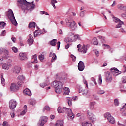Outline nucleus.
Instances as JSON below:
<instances>
[{
	"label": "nucleus",
	"instance_id": "nucleus-37",
	"mask_svg": "<svg viewBox=\"0 0 126 126\" xmlns=\"http://www.w3.org/2000/svg\"><path fill=\"white\" fill-rule=\"evenodd\" d=\"M73 37H74V39L75 40V42L76 41V40H77V39L78 40H80V36L78 34H76L75 35L74 34H73Z\"/></svg>",
	"mask_w": 126,
	"mask_h": 126
},
{
	"label": "nucleus",
	"instance_id": "nucleus-35",
	"mask_svg": "<svg viewBox=\"0 0 126 126\" xmlns=\"http://www.w3.org/2000/svg\"><path fill=\"white\" fill-rule=\"evenodd\" d=\"M94 106H95V102H91L90 103V108L91 110H93L94 109Z\"/></svg>",
	"mask_w": 126,
	"mask_h": 126
},
{
	"label": "nucleus",
	"instance_id": "nucleus-58",
	"mask_svg": "<svg viewBox=\"0 0 126 126\" xmlns=\"http://www.w3.org/2000/svg\"><path fill=\"white\" fill-rule=\"evenodd\" d=\"M91 80L93 81V82H94V84H95V85H97V82H96L95 78L93 77L91 78Z\"/></svg>",
	"mask_w": 126,
	"mask_h": 126
},
{
	"label": "nucleus",
	"instance_id": "nucleus-9",
	"mask_svg": "<svg viewBox=\"0 0 126 126\" xmlns=\"http://www.w3.org/2000/svg\"><path fill=\"white\" fill-rule=\"evenodd\" d=\"M19 87H20V86H19L18 84L14 83H12L10 87V91H13V92L17 91V90L19 89Z\"/></svg>",
	"mask_w": 126,
	"mask_h": 126
},
{
	"label": "nucleus",
	"instance_id": "nucleus-38",
	"mask_svg": "<svg viewBox=\"0 0 126 126\" xmlns=\"http://www.w3.org/2000/svg\"><path fill=\"white\" fill-rule=\"evenodd\" d=\"M36 100L32 99L30 102V105H32V106H35V105H36Z\"/></svg>",
	"mask_w": 126,
	"mask_h": 126
},
{
	"label": "nucleus",
	"instance_id": "nucleus-27",
	"mask_svg": "<svg viewBox=\"0 0 126 126\" xmlns=\"http://www.w3.org/2000/svg\"><path fill=\"white\" fill-rule=\"evenodd\" d=\"M36 27V23L35 22H31L29 24V28H35Z\"/></svg>",
	"mask_w": 126,
	"mask_h": 126
},
{
	"label": "nucleus",
	"instance_id": "nucleus-29",
	"mask_svg": "<svg viewBox=\"0 0 126 126\" xmlns=\"http://www.w3.org/2000/svg\"><path fill=\"white\" fill-rule=\"evenodd\" d=\"M57 42H58L57 39H53L50 41V43L51 46H55L57 45Z\"/></svg>",
	"mask_w": 126,
	"mask_h": 126
},
{
	"label": "nucleus",
	"instance_id": "nucleus-51",
	"mask_svg": "<svg viewBox=\"0 0 126 126\" xmlns=\"http://www.w3.org/2000/svg\"><path fill=\"white\" fill-rule=\"evenodd\" d=\"M97 93L98 94H104V93H105V91L103 90H98Z\"/></svg>",
	"mask_w": 126,
	"mask_h": 126
},
{
	"label": "nucleus",
	"instance_id": "nucleus-16",
	"mask_svg": "<svg viewBox=\"0 0 126 126\" xmlns=\"http://www.w3.org/2000/svg\"><path fill=\"white\" fill-rule=\"evenodd\" d=\"M2 53H4L5 56H3V58L7 59L8 58V55H9V51L5 48H0V55H1Z\"/></svg>",
	"mask_w": 126,
	"mask_h": 126
},
{
	"label": "nucleus",
	"instance_id": "nucleus-33",
	"mask_svg": "<svg viewBox=\"0 0 126 126\" xmlns=\"http://www.w3.org/2000/svg\"><path fill=\"white\" fill-rule=\"evenodd\" d=\"M57 3H58V1H57L56 0H51V4L55 9L56 8V6L55 5V4Z\"/></svg>",
	"mask_w": 126,
	"mask_h": 126
},
{
	"label": "nucleus",
	"instance_id": "nucleus-63",
	"mask_svg": "<svg viewBox=\"0 0 126 126\" xmlns=\"http://www.w3.org/2000/svg\"><path fill=\"white\" fill-rule=\"evenodd\" d=\"M60 46H61V42L58 41L57 42V47H58L57 50H59L60 49Z\"/></svg>",
	"mask_w": 126,
	"mask_h": 126
},
{
	"label": "nucleus",
	"instance_id": "nucleus-4",
	"mask_svg": "<svg viewBox=\"0 0 126 126\" xmlns=\"http://www.w3.org/2000/svg\"><path fill=\"white\" fill-rule=\"evenodd\" d=\"M53 87H55V92L58 94H60L63 91V83L59 81H54L53 82Z\"/></svg>",
	"mask_w": 126,
	"mask_h": 126
},
{
	"label": "nucleus",
	"instance_id": "nucleus-12",
	"mask_svg": "<svg viewBox=\"0 0 126 126\" xmlns=\"http://www.w3.org/2000/svg\"><path fill=\"white\" fill-rule=\"evenodd\" d=\"M16 106H17V102L15 101L14 100H11L9 102V107L11 110H14L15 108H16Z\"/></svg>",
	"mask_w": 126,
	"mask_h": 126
},
{
	"label": "nucleus",
	"instance_id": "nucleus-24",
	"mask_svg": "<svg viewBox=\"0 0 126 126\" xmlns=\"http://www.w3.org/2000/svg\"><path fill=\"white\" fill-rule=\"evenodd\" d=\"M11 66V65H10V63H5V64H4L2 65V68L3 69H9V68Z\"/></svg>",
	"mask_w": 126,
	"mask_h": 126
},
{
	"label": "nucleus",
	"instance_id": "nucleus-15",
	"mask_svg": "<svg viewBox=\"0 0 126 126\" xmlns=\"http://www.w3.org/2000/svg\"><path fill=\"white\" fill-rule=\"evenodd\" d=\"M85 68V66L84 65V63L81 61H79L78 64V69L79 71H83Z\"/></svg>",
	"mask_w": 126,
	"mask_h": 126
},
{
	"label": "nucleus",
	"instance_id": "nucleus-40",
	"mask_svg": "<svg viewBox=\"0 0 126 126\" xmlns=\"http://www.w3.org/2000/svg\"><path fill=\"white\" fill-rule=\"evenodd\" d=\"M44 125H45V123L43 122V121L39 120V121L38 122L37 124L38 126H44Z\"/></svg>",
	"mask_w": 126,
	"mask_h": 126
},
{
	"label": "nucleus",
	"instance_id": "nucleus-26",
	"mask_svg": "<svg viewBox=\"0 0 126 126\" xmlns=\"http://www.w3.org/2000/svg\"><path fill=\"white\" fill-rule=\"evenodd\" d=\"M80 52L83 54H86L87 52V46L83 45L80 49Z\"/></svg>",
	"mask_w": 126,
	"mask_h": 126
},
{
	"label": "nucleus",
	"instance_id": "nucleus-23",
	"mask_svg": "<svg viewBox=\"0 0 126 126\" xmlns=\"http://www.w3.org/2000/svg\"><path fill=\"white\" fill-rule=\"evenodd\" d=\"M54 126H63V121L57 120L56 121Z\"/></svg>",
	"mask_w": 126,
	"mask_h": 126
},
{
	"label": "nucleus",
	"instance_id": "nucleus-41",
	"mask_svg": "<svg viewBox=\"0 0 126 126\" xmlns=\"http://www.w3.org/2000/svg\"><path fill=\"white\" fill-rule=\"evenodd\" d=\"M94 41H93V45H98V44H99V42L97 40V38L96 37L94 38Z\"/></svg>",
	"mask_w": 126,
	"mask_h": 126
},
{
	"label": "nucleus",
	"instance_id": "nucleus-39",
	"mask_svg": "<svg viewBox=\"0 0 126 126\" xmlns=\"http://www.w3.org/2000/svg\"><path fill=\"white\" fill-rule=\"evenodd\" d=\"M83 82L86 85V87L88 88V83H87V81L85 79V78L84 77V76H83Z\"/></svg>",
	"mask_w": 126,
	"mask_h": 126
},
{
	"label": "nucleus",
	"instance_id": "nucleus-61",
	"mask_svg": "<svg viewBox=\"0 0 126 126\" xmlns=\"http://www.w3.org/2000/svg\"><path fill=\"white\" fill-rule=\"evenodd\" d=\"M2 125L3 126H8V123L6 121L3 122Z\"/></svg>",
	"mask_w": 126,
	"mask_h": 126
},
{
	"label": "nucleus",
	"instance_id": "nucleus-1",
	"mask_svg": "<svg viewBox=\"0 0 126 126\" xmlns=\"http://www.w3.org/2000/svg\"><path fill=\"white\" fill-rule=\"evenodd\" d=\"M18 5L22 9H24V10H33L34 8H35V4L33 3L34 1L32 2H28L26 0H17Z\"/></svg>",
	"mask_w": 126,
	"mask_h": 126
},
{
	"label": "nucleus",
	"instance_id": "nucleus-55",
	"mask_svg": "<svg viewBox=\"0 0 126 126\" xmlns=\"http://www.w3.org/2000/svg\"><path fill=\"white\" fill-rule=\"evenodd\" d=\"M71 58L73 62H75V61H76V57L74 56V55H71Z\"/></svg>",
	"mask_w": 126,
	"mask_h": 126
},
{
	"label": "nucleus",
	"instance_id": "nucleus-48",
	"mask_svg": "<svg viewBox=\"0 0 126 126\" xmlns=\"http://www.w3.org/2000/svg\"><path fill=\"white\" fill-rule=\"evenodd\" d=\"M114 105L115 106H119L120 105V102H119V100L118 99H115L114 100Z\"/></svg>",
	"mask_w": 126,
	"mask_h": 126
},
{
	"label": "nucleus",
	"instance_id": "nucleus-3",
	"mask_svg": "<svg viewBox=\"0 0 126 126\" xmlns=\"http://www.w3.org/2000/svg\"><path fill=\"white\" fill-rule=\"evenodd\" d=\"M58 113H66L68 114V116L70 119H73L74 118V114L72 113V110L70 108L63 107V109L61 107H59L57 109Z\"/></svg>",
	"mask_w": 126,
	"mask_h": 126
},
{
	"label": "nucleus",
	"instance_id": "nucleus-54",
	"mask_svg": "<svg viewBox=\"0 0 126 126\" xmlns=\"http://www.w3.org/2000/svg\"><path fill=\"white\" fill-rule=\"evenodd\" d=\"M12 50L13 52H14L15 53H17V52H18V49H17V48L15 47H13Z\"/></svg>",
	"mask_w": 126,
	"mask_h": 126
},
{
	"label": "nucleus",
	"instance_id": "nucleus-28",
	"mask_svg": "<svg viewBox=\"0 0 126 126\" xmlns=\"http://www.w3.org/2000/svg\"><path fill=\"white\" fill-rule=\"evenodd\" d=\"M42 122L44 123L45 124H46V123H47V122L48 121V117L47 116H42L40 118V119Z\"/></svg>",
	"mask_w": 126,
	"mask_h": 126
},
{
	"label": "nucleus",
	"instance_id": "nucleus-36",
	"mask_svg": "<svg viewBox=\"0 0 126 126\" xmlns=\"http://www.w3.org/2000/svg\"><path fill=\"white\" fill-rule=\"evenodd\" d=\"M56 60H57V55H56L55 53H53V57L51 60V62L53 63V62H55Z\"/></svg>",
	"mask_w": 126,
	"mask_h": 126
},
{
	"label": "nucleus",
	"instance_id": "nucleus-14",
	"mask_svg": "<svg viewBox=\"0 0 126 126\" xmlns=\"http://www.w3.org/2000/svg\"><path fill=\"white\" fill-rule=\"evenodd\" d=\"M25 79V78H24V76H23V75H20L18 77V82L17 83L18 85L19 86L21 87L22 86V84H23V81Z\"/></svg>",
	"mask_w": 126,
	"mask_h": 126
},
{
	"label": "nucleus",
	"instance_id": "nucleus-59",
	"mask_svg": "<svg viewBox=\"0 0 126 126\" xmlns=\"http://www.w3.org/2000/svg\"><path fill=\"white\" fill-rule=\"evenodd\" d=\"M5 34H6V32L5 30H3L2 32V33L1 34V36H5Z\"/></svg>",
	"mask_w": 126,
	"mask_h": 126
},
{
	"label": "nucleus",
	"instance_id": "nucleus-11",
	"mask_svg": "<svg viewBox=\"0 0 126 126\" xmlns=\"http://www.w3.org/2000/svg\"><path fill=\"white\" fill-rule=\"evenodd\" d=\"M105 73V78H106V82H112V81L113 80V77H112V75L111 74V73L110 72L107 71Z\"/></svg>",
	"mask_w": 126,
	"mask_h": 126
},
{
	"label": "nucleus",
	"instance_id": "nucleus-42",
	"mask_svg": "<svg viewBox=\"0 0 126 126\" xmlns=\"http://www.w3.org/2000/svg\"><path fill=\"white\" fill-rule=\"evenodd\" d=\"M67 102L68 106H69V107H71V106H72V100L69 98V99H67Z\"/></svg>",
	"mask_w": 126,
	"mask_h": 126
},
{
	"label": "nucleus",
	"instance_id": "nucleus-60",
	"mask_svg": "<svg viewBox=\"0 0 126 126\" xmlns=\"http://www.w3.org/2000/svg\"><path fill=\"white\" fill-rule=\"evenodd\" d=\"M85 12V11L81 12L80 13V16H81V17H83V16H84Z\"/></svg>",
	"mask_w": 126,
	"mask_h": 126
},
{
	"label": "nucleus",
	"instance_id": "nucleus-57",
	"mask_svg": "<svg viewBox=\"0 0 126 126\" xmlns=\"http://www.w3.org/2000/svg\"><path fill=\"white\" fill-rule=\"evenodd\" d=\"M122 82H123V83H126V76H124V77L122 78Z\"/></svg>",
	"mask_w": 126,
	"mask_h": 126
},
{
	"label": "nucleus",
	"instance_id": "nucleus-52",
	"mask_svg": "<svg viewBox=\"0 0 126 126\" xmlns=\"http://www.w3.org/2000/svg\"><path fill=\"white\" fill-rule=\"evenodd\" d=\"M120 31V32L123 34H126V30H125V29L121 28Z\"/></svg>",
	"mask_w": 126,
	"mask_h": 126
},
{
	"label": "nucleus",
	"instance_id": "nucleus-44",
	"mask_svg": "<svg viewBox=\"0 0 126 126\" xmlns=\"http://www.w3.org/2000/svg\"><path fill=\"white\" fill-rule=\"evenodd\" d=\"M6 24V23H5V22H0V27H1V28H3L5 26Z\"/></svg>",
	"mask_w": 126,
	"mask_h": 126
},
{
	"label": "nucleus",
	"instance_id": "nucleus-53",
	"mask_svg": "<svg viewBox=\"0 0 126 126\" xmlns=\"http://www.w3.org/2000/svg\"><path fill=\"white\" fill-rule=\"evenodd\" d=\"M45 110H46V111H50V107L48 106H46L45 107H44V108H43V112H45Z\"/></svg>",
	"mask_w": 126,
	"mask_h": 126
},
{
	"label": "nucleus",
	"instance_id": "nucleus-8",
	"mask_svg": "<svg viewBox=\"0 0 126 126\" xmlns=\"http://www.w3.org/2000/svg\"><path fill=\"white\" fill-rule=\"evenodd\" d=\"M113 20L114 21V22H116V23H118L116 26L115 28H120V27L124 24V22L121 21L120 19L113 17Z\"/></svg>",
	"mask_w": 126,
	"mask_h": 126
},
{
	"label": "nucleus",
	"instance_id": "nucleus-56",
	"mask_svg": "<svg viewBox=\"0 0 126 126\" xmlns=\"http://www.w3.org/2000/svg\"><path fill=\"white\" fill-rule=\"evenodd\" d=\"M121 17H123V18H126V11H125V13H123L121 14Z\"/></svg>",
	"mask_w": 126,
	"mask_h": 126
},
{
	"label": "nucleus",
	"instance_id": "nucleus-19",
	"mask_svg": "<svg viewBox=\"0 0 126 126\" xmlns=\"http://www.w3.org/2000/svg\"><path fill=\"white\" fill-rule=\"evenodd\" d=\"M32 63H31L30 62H28L27 63L28 65H29V64H31L32 63H38L36 54H35L33 56H32Z\"/></svg>",
	"mask_w": 126,
	"mask_h": 126
},
{
	"label": "nucleus",
	"instance_id": "nucleus-47",
	"mask_svg": "<svg viewBox=\"0 0 126 126\" xmlns=\"http://www.w3.org/2000/svg\"><path fill=\"white\" fill-rule=\"evenodd\" d=\"M93 97L95 99V100H96V101H99V97H98V95L96 94H93Z\"/></svg>",
	"mask_w": 126,
	"mask_h": 126
},
{
	"label": "nucleus",
	"instance_id": "nucleus-10",
	"mask_svg": "<svg viewBox=\"0 0 126 126\" xmlns=\"http://www.w3.org/2000/svg\"><path fill=\"white\" fill-rule=\"evenodd\" d=\"M110 70L112 73L113 76H118L119 74H121V73H122V72L119 71V70L116 68H111Z\"/></svg>",
	"mask_w": 126,
	"mask_h": 126
},
{
	"label": "nucleus",
	"instance_id": "nucleus-22",
	"mask_svg": "<svg viewBox=\"0 0 126 126\" xmlns=\"http://www.w3.org/2000/svg\"><path fill=\"white\" fill-rule=\"evenodd\" d=\"M41 34L42 31H41L40 30H37L34 32V38H36V37L40 36V35H41Z\"/></svg>",
	"mask_w": 126,
	"mask_h": 126
},
{
	"label": "nucleus",
	"instance_id": "nucleus-31",
	"mask_svg": "<svg viewBox=\"0 0 126 126\" xmlns=\"http://www.w3.org/2000/svg\"><path fill=\"white\" fill-rule=\"evenodd\" d=\"M89 119H90V121H92V122H95V121H96L97 120V119L96 118V116H95V115L94 114H93Z\"/></svg>",
	"mask_w": 126,
	"mask_h": 126
},
{
	"label": "nucleus",
	"instance_id": "nucleus-43",
	"mask_svg": "<svg viewBox=\"0 0 126 126\" xmlns=\"http://www.w3.org/2000/svg\"><path fill=\"white\" fill-rule=\"evenodd\" d=\"M40 86L44 88V87H46V86H48V84L46 83H41L40 84Z\"/></svg>",
	"mask_w": 126,
	"mask_h": 126
},
{
	"label": "nucleus",
	"instance_id": "nucleus-46",
	"mask_svg": "<svg viewBox=\"0 0 126 126\" xmlns=\"http://www.w3.org/2000/svg\"><path fill=\"white\" fill-rule=\"evenodd\" d=\"M28 42L29 46H31L34 42V40L33 39H28Z\"/></svg>",
	"mask_w": 126,
	"mask_h": 126
},
{
	"label": "nucleus",
	"instance_id": "nucleus-32",
	"mask_svg": "<svg viewBox=\"0 0 126 126\" xmlns=\"http://www.w3.org/2000/svg\"><path fill=\"white\" fill-rule=\"evenodd\" d=\"M26 112H27V106L25 105L24 107V110L22 111L21 115L22 116H23V115H25V114H26Z\"/></svg>",
	"mask_w": 126,
	"mask_h": 126
},
{
	"label": "nucleus",
	"instance_id": "nucleus-18",
	"mask_svg": "<svg viewBox=\"0 0 126 126\" xmlns=\"http://www.w3.org/2000/svg\"><path fill=\"white\" fill-rule=\"evenodd\" d=\"M19 57L21 61H25L27 59V55L24 52H21L19 54Z\"/></svg>",
	"mask_w": 126,
	"mask_h": 126
},
{
	"label": "nucleus",
	"instance_id": "nucleus-45",
	"mask_svg": "<svg viewBox=\"0 0 126 126\" xmlns=\"http://www.w3.org/2000/svg\"><path fill=\"white\" fill-rule=\"evenodd\" d=\"M94 114H93V113H92V112H90V111H87V117L89 118H91V117L92 116H93Z\"/></svg>",
	"mask_w": 126,
	"mask_h": 126
},
{
	"label": "nucleus",
	"instance_id": "nucleus-13",
	"mask_svg": "<svg viewBox=\"0 0 126 126\" xmlns=\"http://www.w3.org/2000/svg\"><path fill=\"white\" fill-rule=\"evenodd\" d=\"M13 74H19L21 71V67L20 66H15L12 69Z\"/></svg>",
	"mask_w": 126,
	"mask_h": 126
},
{
	"label": "nucleus",
	"instance_id": "nucleus-30",
	"mask_svg": "<svg viewBox=\"0 0 126 126\" xmlns=\"http://www.w3.org/2000/svg\"><path fill=\"white\" fill-rule=\"evenodd\" d=\"M82 126H92V124L88 122H84L82 123Z\"/></svg>",
	"mask_w": 126,
	"mask_h": 126
},
{
	"label": "nucleus",
	"instance_id": "nucleus-20",
	"mask_svg": "<svg viewBox=\"0 0 126 126\" xmlns=\"http://www.w3.org/2000/svg\"><path fill=\"white\" fill-rule=\"evenodd\" d=\"M69 92H70L69 88L67 87H65L63 89V95H64V96H66V95H68V94H69Z\"/></svg>",
	"mask_w": 126,
	"mask_h": 126
},
{
	"label": "nucleus",
	"instance_id": "nucleus-2",
	"mask_svg": "<svg viewBox=\"0 0 126 126\" xmlns=\"http://www.w3.org/2000/svg\"><path fill=\"white\" fill-rule=\"evenodd\" d=\"M65 22L67 26L70 28L71 30H73V31L77 29V24H76V22L73 20V19L71 18H67L65 19Z\"/></svg>",
	"mask_w": 126,
	"mask_h": 126
},
{
	"label": "nucleus",
	"instance_id": "nucleus-49",
	"mask_svg": "<svg viewBox=\"0 0 126 126\" xmlns=\"http://www.w3.org/2000/svg\"><path fill=\"white\" fill-rule=\"evenodd\" d=\"M98 77V83L99 84H102V75H99Z\"/></svg>",
	"mask_w": 126,
	"mask_h": 126
},
{
	"label": "nucleus",
	"instance_id": "nucleus-6",
	"mask_svg": "<svg viewBox=\"0 0 126 126\" xmlns=\"http://www.w3.org/2000/svg\"><path fill=\"white\" fill-rule=\"evenodd\" d=\"M104 117L105 119H107L108 122L110 124H115V118L111 115L110 113L106 112L104 114Z\"/></svg>",
	"mask_w": 126,
	"mask_h": 126
},
{
	"label": "nucleus",
	"instance_id": "nucleus-64",
	"mask_svg": "<svg viewBox=\"0 0 126 126\" xmlns=\"http://www.w3.org/2000/svg\"><path fill=\"white\" fill-rule=\"evenodd\" d=\"M95 55H96V56L97 57H99V51H95Z\"/></svg>",
	"mask_w": 126,
	"mask_h": 126
},
{
	"label": "nucleus",
	"instance_id": "nucleus-50",
	"mask_svg": "<svg viewBox=\"0 0 126 126\" xmlns=\"http://www.w3.org/2000/svg\"><path fill=\"white\" fill-rule=\"evenodd\" d=\"M39 58L40 61H42L45 58V56H44V55L41 54V55L39 56Z\"/></svg>",
	"mask_w": 126,
	"mask_h": 126
},
{
	"label": "nucleus",
	"instance_id": "nucleus-62",
	"mask_svg": "<svg viewBox=\"0 0 126 126\" xmlns=\"http://www.w3.org/2000/svg\"><path fill=\"white\" fill-rule=\"evenodd\" d=\"M28 40H33V36H32L31 34H29Z\"/></svg>",
	"mask_w": 126,
	"mask_h": 126
},
{
	"label": "nucleus",
	"instance_id": "nucleus-34",
	"mask_svg": "<svg viewBox=\"0 0 126 126\" xmlns=\"http://www.w3.org/2000/svg\"><path fill=\"white\" fill-rule=\"evenodd\" d=\"M5 81V80L4 79V78H3V75H1V82L3 86L5 85V83H4Z\"/></svg>",
	"mask_w": 126,
	"mask_h": 126
},
{
	"label": "nucleus",
	"instance_id": "nucleus-25",
	"mask_svg": "<svg viewBox=\"0 0 126 126\" xmlns=\"http://www.w3.org/2000/svg\"><path fill=\"white\" fill-rule=\"evenodd\" d=\"M118 8L120 10H123V11H126V6H124L123 4L118 5Z\"/></svg>",
	"mask_w": 126,
	"mask_h": 126
},
{
	"label": "nucleus",
	"instance_id": "nucleus-17",
	"mask_svg": "<svg viewBox=\"0 0 126 126\" xmlns=\"http://www.w3.org/2000/svg\"><path fill=\"white\" fill-rule=\"evenodd\" d=\"M65 42H66V43L75 42V40H74V38L73 37V33H71L70 36L65 39Z\"/></svg>",
	"mask_w": 126,
	"mask_h": 126
},
{
	"label": "nucleus",
	"instance_id": "nucleus-5",
	"mask_svg": "<svg viewBox=\"0 0 126 126\" xmlns=\"http://www.w3.org/2000/svg\"><path fill=\"white\" fill-rule=\"evenodd\" d=\"M8 18L10 19L11 23L16 26L17 25V22L15 19V17H14V14H13V11L11 9L9 10L8 13Z\"/></svg>",
	"mask_w": 126,
	"mask_h": 126
},
{
	"label": "nucleus",
	"instance_id": "nucleus-21",
	"mask_svg": "<svg viewBox=\"0 0 126 126\" xmlns=\"http://www.w3.org/2000/svg\"><path fill=\"white\" fill-rule=\"evenodd\" d=\"M23 92L25 95L27 96H32V93H31V91L29 89L26 88Z\"/></svg>",
	"mask_w": 126,
	"mask_h": 126
},
{
	"label": "nucleus",
	"instance_id": "nucleus-7",
	"mask_svg": "<svg viewBox=\"0 0 126 126\" xmlns=\"http://www.w3.org/2000/svg\"><path fill=\"white\" fill-rule=\"evenodd\" d=\"M79 93H82L83 96H86V98H89L91 95L90 92L87 90H84L82 87L79 88Z\"/></svg>",
	"mask_w": 126,
	"mask_h": 126
}]
</instances>
